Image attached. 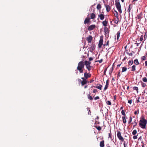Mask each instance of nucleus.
Returning <instances> with one entry per match:
<instances>
[{
    "label": "nucleus",
    "instance_id": "nucleus-48",
    "mask_svg": "<svg viewBox=\"0 0 147 147\" xmlns=\"http://www.w3.org/2000/svg\"><path fill=\"white\" fill-rule=\"evenodd\" d=\"M99 96H96V97L94 98V99L95 100H97V99H99Z\"/></svg>",
    "mask_w": 147,
    "mask_h": 147
},
{
    "label": "nucleus",
    "instance_id": "nucleus-60",
    "mask_svg": "<svg viewBox=\"0 0 147 147\" xmlns=\"http://www.w3.org/2000/svg\"><path fill=\"white\" fill-rule=\"evenodd\" d=\"M119 76V71L118 73V75H117V77H118Z\"/></svg>",
    "mask_w": 147,
    "mask_h": 147
},
{
    "label": "nucleus",
    "instance_id": "nucleus-6",
    "mask_svg": "<svg viewBox=\"0 0 147 147\" xmlns=\"http://www.w3.org/2000/svg\"><path fill=\"white\" fill-rule=\"evenodd\" d=\"M91 76V74L90 73H87L86 72L84 73V77L86 79L90 77Z\"/></svg>",
    "mask_w": 147,
    "mask_h": 147
},
{
    "label": "nucleus",
    "instance_id": "nucleus-39",
    "mask_svg": "<svg viewBox=\"0 0 147 147\" xmlns=\"http://www.w3.org/2000/svg\"><path fill=\"white\" fill-rule=\"evenodd\" d=\"M133 63V61H129V65H132Z\"/></svg>",
    "mask_w": 147,
    "mask_h": 147
},
{
    "label": "nucleus",
    "instance_id": "nucleus-20",
    "mask_svg": "<svg viewBox=\"0 0 147 147\" xmlns=\"http://www.w3.org/2000/svg\"><path fill=\"white\" fill-rule=\"evenodd\" d=\"M104 31L105 33V34H108L109 33V30L107 28H105L104 29Z\"/></svg>",
    "mask_w": 147,
    "mask_h": 147
},
{
    "label": "nucleus",
    "instance_id": "nucleus-57",
    "mask_svg": "<svg viewBox=\"0 0 147 147\" xmlns=\"http://www.w3.org/2000/svg\"><path fill=\"white\" fill-rule=\"evenodd\" d=\"M145 66H147V61H146L145 62Z\"/></svg>",
    "mask_w": 147,
    "mask_h": 147
},
{
    "label": "nucleus",
    "instance_id": "nucleus-44",
    "mask_svg": "<svg viewBox=\"0 0 147 147\" xmlns=\"http://www.w3.org/2000/svg\"><path fill=\"white\" fill-rule=\"evenodd\" d=\"M117 136L118 138L119 139V131H117Z\"/></svg>",
    "mask_w": 147,
    "mask_h": 147
},
{
    "label": "nucleus",
    "instance_id": "nucleus-11",
    "mask_svg": "<svg viewBox=\"0 0 147 147\" xmlns=\"http://www.w3.org/2000/svg\"><path fill=\"white\" fill-rule=\"evenodd\" d=\"M84 63V65L86 66L88 65H90L91 63V62L87 61H85Z\"/></svg>",
    "mask_w": 147,
    "mask_h": 147
},
{
    "label": "nucleus",
    "instance_id": "nucleus-26",
    "mask_svg": "<svg viewBox=\"0 0 147 147\" xmlns=\"http://www.w3.org/2000/svg\"><path fill=\"white\" fill-rule=\"evenodd\" d=\"M94 127L98 131H100L101 129V127L99 126L97 127L96 126H94Z\"/></svg>",
    "mask_w": 147,
    "mask_h": 147
},
{
    "label": "nucleus",
    "instance_id": "nucleus-3",
    "mask_svg": "<svg viewBox=\"0 0 147 147\" xmlns=\"http://www.w3.org/2000/svg\"><path fill=\"white\" fill-rule=\"evenodd\" d=\"M103 38L100 37V40L98 44V46L99 48L101 47L102 45H103Z\"/></svg>",
    "mask_w": 147,
    "mask_h": 147
},
{
    "label": "nucleus",
    "instance_id": "nucleus-47",
    "mask_svg": "<svg viewBox=\"0 0 147 147\" xmlns=\"http://www.w3.org/2000/svg\"><path fill=\"white\" fill-rule=\"evenodd\" d=\"M97 91V90L96 89H94L93 90V92L94 93H95Z\"/></svg>",
    "mask_w": 147,
    "mask_h": 147
},
{
    "label": "nucleus",
    "instance_id": "nucleus-41",
    "mask_svg": "<svg viewBox=\"0 0 147 147\" xmlns=\"http://www.w3.org/2000/svg\"><path fill=\"white\" fill-rule=\"evenodd\" d=\"M139 110H138L137 111H135V112H134V114H135V115H137V114H138V113H139Z\"/></svg>",
    "mask_w": 147,
    "mask_h": 147
},
{
    "label": "nucleus",
    "instance_id": "nucleus-18",
    "mask_svg": "<svg viewBox=\"0 0 147 147\" xmlns=\"http://www.w3.org/2000/svg\"><path fill=\"white\" fill-rule=\"evenodd\" d=\"M113 13L114 15L116 17H118V13L117 11L115 10L113 12Z\"/></svg>",
    "mask_w": 147,
    "mask_h": 147
},
{
    "label": "nucleus",
    "instance_id": "nucleus-63",
    "mask_svg": "<svg viewBox=\"0 0 147 147\" xmlns=\"http://www.w3.org/2000/svg\"><path fill=\"white\" fill-rule=\"evenodd\" d=\"M132 54L131 53L130 54H129V55H131V56H132Z\"/></svg>",
    "mask_w": 147,
    "mask_h": 147
},
{
    "label": "nucleus",
    "instance_id": "nucleus-45",
    "mask_svg": "<svg viewBox=\"0 0 147 147\" xmlns=\"http://www.w3.org/2000/svg\"><path fill=\"white\" fill-rule=\"evenodd\" d=\"M102 61H103V59H101L100 60L96 61V62H99V63H102Z\"/></svg>",
    "mask_w": 147,
    "mask_h": 147
},
{
    "label": "nucleus",
    "instance_id": "nucleus-61",
    "mask_svg": "<svg viewBox=\"0 0 147 147\" xmlns=\"http://www.w3.org/2000/svg\"><path fill=\"white\" fill-rule=\"evenodd\" d=\"M140 102V101L139 100V99L137 100V103H138V102Z\"/></svg>",
    "mask_w": 147,
    "mask_h": 147
},
{
    "label": "nucleus",
    "instance_id": "nucleus-27",
    "mask_svg": "<svg viewBox=\"0 0 147 147\" xmlns=\"http://www.w3.org/2000/svg\"><path fill=\"white\" fill-rule=\"evenodd\" d=\"M134 62L136 65H138L139 64V62L138 60L137 59H136L134 60Z\"/></svg>",
    "mask_w": 147,
    "mask_h": 147
},
{
    "label": "nucleus",
    "instance_id": "nucleus-52",
    "mask_svg": "<svg viewBox=\"0 0 147 147\" xmlns=\"http://www.w3.org/2000/svg\"><path fill=\"white\" fill-rule=\"evenodd\" d=\"M137 137L136 136H133V138L134 139H137Z\"/></svg>",
    "mask_w": 147,
    "mask_h": 147
},
{
    "label": "nucleus",
    "instance_id": "nucleus-15",
    "mask_svg": "<svg viewBox=\"0 0 147 147\" xmlns=\"http://www.w3.org/2000/svg\"><path fill=\"white\" fill-rule=\"evenodd\" d=\"M96 17V15L94 13H92L90 15V18L94 19Z\"/></svg>",
    "mask_w": 147,
    "mask_h": 147
},
{
    "label": "nucleus",
    "instance_id": "nucleus-42",
    "mask_svg": "<svg viewBox=\"0 0 147 147\" xmlns=\"http://www.w3.org/2000/svg\"><path fill=\"white\" fill-rule=\"evenodd\" d=\"M143 35H142L140 37V40L141 41H142L143 40Z\"/></svg>",
    "mask_w": 147,
    "mask_h": 147
},
{
    "label": "nucleus",
    "instance_id": "nucleus-12",
    "mask_svg": "<svg viewBox=\"0 0 147 147\" xmlns=\"http://www.w3.org/2000/svg\"><path fill=\"white\" fill-rule=\"evenodd\" d=\"M87 82V81L86 80H83L81 81V84L82 86L84 85L85 84H86Z\"/></svg>",
    "mask_w": 147,
    "mask_h": 147
},
{
    "label": "nucleus",
    "instance_id": "nucleus-28",
    "mask_svg": "<svg viewBox=\"0 0 147 147\" xmlns=\"http://www.w3.org/2000/svg\"><path fill=\"white\" fill-rule=\"evenodd\" d=\"M136 70V66L135 65H133L132 67L131 71H134Z\"/></svg>",
    "mask_w": 147,
    "mask_h": 147
},
{
    "label": "nucleus",
    "instance_id": "nucleus-24",
    "mask_svg": "<svg viewBox=\"0 0 147 147\" xmlns=\"http://www.w3.org/2000/svg\"><path fill=\"white\" fill-rule=\"evenodd\" d=\"M142 13H141L139 15H138V16H137V18L138 19H140L142 17Z\"/></svg>",
    "mask_w": 147,
    "mask_h": 147
},
{
    "label": "nucleus",
    "instance_id": "nucleus-53",
    "mask_svg": "<svg viewBox=\"0 0 147 147\" xmlns=\"http://www.w3.org/2000/svg\"><path fill=\"white\" fill-rule=\"evenodd\" d=\"M93 59V58L92 57H90L89 58V60L90 61H92Z\"/></svg>",
    "mask_w": 147,
    "mask_h": 147
},
{
    "label": "nucleus",
    "instance_id": "nucleus-19",
    "mask_svg": "<svg viewBox=\"0 0 147 147\" xmlns=\"http://www.w3.org/2000/svg\"><path fill=\"white\" fill-rule=\"evenodd\" d=\"M102 24L105 27L107 26V22L106 20L103 21Z\"/></svg>",
    "mask_w": 147,
    "mask_h": 147
},
{
    "label": "nucleus",
    "instance_id": "nucleus-31",
    "mask_svg": "<svg viewBox=\"0 0 147 147\" xmlns=\"http://www.w3.org/2000/svg\"><path fill=\"white\" fill-rule=\"evenodd\" d=\"M127 69V68L125 67H123L122 70V72H123L126 71Z\"/></svg>",
    "mask_w": 147,
    "mask_h": 147
},
{
    "label": "nucleus",
    "instance_id": "nucleus-37",
    "mask_svg": "<svg viewBox=\"0 0 147 147\" xmlns=\"http://www.w3.org/2000/svg\"><path fill=\"white\" fill-rule=\"evenodd\" d=\"M137 132L136 130H134L132 132V134L133 135H135L137 133Z\"/></svg>",
    "mask_w": 147,
    "mask_h": 147
},
{
    "label": "nucleus",
    "instance_id": "nucleus-50",
    "mask_svg": "<svg viewBox=\"0 0 147 147\" xmlns=\"http://www.w3.org/2000/svg\"><path fill=\"white\" fill-rule=\"evenodd\" d=\"M132 102V100H128V103L130 104H131Z\"/></svg>",
    "mask_w": 147,
    "mask_h": 147
},
{
    "label": "nucleus",
    "instance_id": "nucleus-34",
    "mask_svg": "<svg viewBox=\"0 0 147 147\" xmlns=\"http://www.w3.org/2000/svg\"><path fill=\"white\" fill-rule=\"evenodd\" d=\"M141 59L142 60H144L146 59V56H143L141 57Z\"/></svg>",
    "mask_w": 147,
    "mask_h": 147
},
{
    "label": "nucleus",
    "instance_id": "nucleus-7",
    "mask_svg": "<svg viewBox=\"0 0 147 147\" xmlns=\"http://www.w3.org/2000/svg\"><path fill=\"white\" fill-rule=\"evenodd\" d=\"M96 27L95 25H92L88 26V30L89 31H91L94 29Z\"/></svg>",
    "mask_w": 147,
    "mask_h": 147
},
{
    "label": "nucleus",
    "instance_id": "nucleus-9",
    "mask_svg": "<svg viewBox=\"0 0 147 147\" xmlns=\"http://www.w3.org/2000/svg\"><path fill=\"white\" fill-rule=\"evenodd\" d=\"M99 85L98 86H92L91 87H94L96 88H98V89H99L100 90H101L102 89V86L100 84H98L97 85Z\"/></svg>",
    "mask_w": 147,
    "mask_h": 147
},
{
    "label": "nucleus",
    "instance_id": "nucleus-14",
    "mask_svg": "<svg viewBox=\"0 0 147 147\" xmlns=\"http://www.w3.org/2000/svg\"><path fill=\"white\" fill-rule=\"evenodd\" d=\"M113 21L116 24H117L119 22V18L118 17H116L113 20Z\"/></svg>",
    "mask_w": 147,
    "mask_h": 147
},
{
    "label": "nucleus",
    "instance_id": "nucleus-36",
    "mask_svg": "<svg viewBox=\"0 0 147 147\" xmlns=\"http://www.w3.org/2000/svg\"><path fill=\"white\" fill-rule=\"evenodd\" d=\"M142 80L145 82H147V79L146 77H144L142 79Z\"/></svg>",
    "mask_w": 147,
    "mask_h": 147
},
{
    "label": "nucleus",
    "instance_id": "nucleus-55",
    "mask_svg": "<svg viewBox=\"0 0 147 147\" xmlns=\"http://www.w3.org/2000/svg\"><path fill=\"white\" fill-rule=\"evenodd\" d=\"M94 81V80H90V83H92V82H93Z\"/></svg>",
    "mask_w": 147,
    "mask_h": 147
},
{
    "label": "nucleus",
    "instance_id": "nucleus-8",
    "mask_svg": "<svg viewBox=\"0 0 147 147\" xmlns=\"http://www.w3.org/2000/svg\"><path fill=\"white\" fill-rule=\"evenodd\" d=\"M105 6L107 12H109L111 9V8L110 6L109 5H105Z\"/></svg>",
    "mask_w": 147,
    "mask_h": 147
},
{
    "label": "nucleus",
    "instance_id": "nucleus-5",
    "mask_svg": "<svg viewBox=\"0 0 147 147\" xmlns=\"http://www.w3.org/2000/svg\"><path fill=\"white\" fill-rule=\"evenodd\" d=\"M92 37L91 35H89L86 38V40L89 43H90L92 40Z\"/></svg>",
    "mask_w": 147,
    "mask_h": 147
},
{
    "label": "nucleus",
    "instance_id": "nucleus-46",
    "mask_svg": "<svg viewBox=\"0 0 147 147\" xmlns=\"http://www.w3.org/2000/svg\"><path fill=\"white\" fill-rule=\"evenodd\" d=\"M108 86L106 85H105L104 88V90H106V89H107Z\"/></svg>",
    "mask_w": 147,
    "mask_h": 147
},
{
    "label": "nucleus",
    "instance_id": "nucleus-43",
    "mask_svg": "<svg viewBox=\"0 0 147 147\" xmlns=\"http://www.w3.org/2000/svg\"><path fill=\"white\" fill-rule=\"evenodd\" d=\"M109 80H107L106 81V85L109 86Z\"/></svg>",
    "mask_w": 147,
    "mask_h": 147
},
{
    "label": "nucleus",
    "instance_id": "nucleus-51",
    "mask_svg": "<svg viewBox=\"0 0 147 147\" xmlns=\"http://www.w3.org/2000/svg\"><path fill=\"white\" fill-rule=\"evenodd\" d=\"M131 121H132V118L131 117H130L129 118V123H130Z\"/></svg>",
    "mask_w": 147,
    "mask_h": 147
},
{
    "label": "nucleus",
    "instance_id": "nucleus-62",
    "mask_svg": "<svg viewBox=\"0 0 147 147\" xmlns=\"http://www.w3.org/2000/svg\"><path fill=\"white\" fill-rule=\"evenodd\" d=\"M119 67V64H118L117 65V68H118V67Z\"/></svg>",
    "mask_w": 147,
    "mask_h": 147
},
{
    "label": "nucleus",
    "instance_id": "nucleus-25",
    "mask_svg": "<svg viewBox=\"0 0 147 147\" xmlns=\"http://www.w3.org/2000/svg\"><path fill=\"white\" fill-rule=\"evenodd\" d=\"M109 41L108 40L107 41V42H105V43L103 45V46L105 47L106 46H108L109 45Z\"/></svg>",
    "mask_w": 147,
    "mask_h": 147
},
{
    "label": "nucleus",
    "instance_id": "nucleus-2",
    "mask_svg": "<svg viewBox=\"0 0 147 147\" xmlns=\"http://www.w3.org/2000/svg\"><path fill=\"white\" fill-rule=\"evenodd\" d=\"M147 123V121L144 119H141L140 121L139 125L140 127L142 128H145Z\"/></svg>",
    "mask_w": 147,
    "mask_h": 147
},
{
    "label": "nucleus",
    "instance_id": "nucleus-54",
    "mask_svg": "<svg viewBox=\"0 0 147 147\" xmlns=\"http://www.w3.org/2000/svg\"><path fill=\"white\" fill-rule=\"evenodd\" d=\"M78 82L80 83V82H81V81H82L80 79H78Z\"/></svg>",
    "mask_w": 147,
    "mask_h": 147
},
{
    "label": "nucleus",
    "instance_id": "nucleus-4",
    "mask_svg": "<svg viewBox=\"0 0 147 147\" xmlns=\"http://www.w3.org/2000/svg\"><path fill=\"white\" fill-rule=\"evenodd\" d=\"M115 5L118 11L119 12V0H116Z\"/></svg>",
    "mask_w": 147,
    "mask_h": 147
},
{
    "label": "nucleus",
    "instance_id": "nucleus-59",
    "mask_svg": "<svg viewBox=\"0 0 147 147\" xmlns=\"http://www.w3.org/2000/svg\"><path fill=\"white\" fill-rule=\"evenodd\" d=\"M114 100H116V96H114Z\"/></svg>",
    "mask_w": 147,
    "mask_h": 147
},
{
    "label": "nucleus",
    "instance_id": "nucleus-56",
    "mask_svg": "<svg viewBox=\"0 0 147 147\" xmlns=\"http://www.w3.org/2000/svg\"><path fill=\"white\" fill-rule=\"evenodd\" d=\"M106 69H105L104 70V75H105V72H106Z\"/></svg>",
    "mask_w": 147,
    "mask_h": 147
},
{
    "label": "nucleus",
    "instance_id": "nucleus-38",
    "mask_svg": "<svg viewBox=\"0 0 147 147\" xmlns=\"http://www.w3.org/2000/svg\"><path fill=\"white\" fill-rule=\"evenodd\" d=\"M109 138H110L111 139H112V137L111 134V132L109 134Z\"/></svg>",
    "mask_w": 147,
    "mask_h": 147
},
{
    "label": "nucleus",
    "instance_id": "nucleus-32",
    "mask_svg": "<svg viewBox=\"0 0 147 147\" xmlns=\"http://www.w3.org/2000/svg\"><path fill=\"white\" fill-rule=\"evenodd\" d=\"M117 39L118 40L119 37V31L117 32Z\"/></svg>",
    "mask_w": 147,
    "mask_h": 147
},
{
    "label": "nucleus",
    "instance_id": "nucleus-10",
    "mask_svg": "<svg viewBox=\"0 0 147 147\" xmlns=\"http://www.w3.org/2000/svg\"><path fill=\"white\" fill-rule=\"evenodd\" d=\"M100 147H104L105 146V141L104 140L100 142Z\"/></svg>",
    "mask_w": 147,
    "mask_h": 147
},
{
    "label": "nucleus",
    "instance_id": "nucleus-58",
    "mask_svg": "<svg viewBox=\"0 0 147 147\" xmlns=\"http://www.w3.org/2000/svg\"><path fill=\"white\" fill-rule=\"evenodd\" d=\"M81 79H82L83 80H86V79L85 78H83V77L81 78Z\"/></svg>",
    "mask_w": 147,
    "mask_h": 147
},
{
    "label": "nucleus",
    "instance_id": "nucleus-21",
    "mask_svg": "<svg viewBox=\"0 0 147 147\" xmlns=\"http://www.w3.org/2000/svg\"><path fill=\"white\" fill-rule=\"evenodd\" d=\"M123 122L124 123H125L126 122V117L125 116H123L122 117Z\"/></svg>",
    "mask_w": 147,
    "mask_h": 147
},
{
    "label": "nucleus",
    "instance_id": "nucleus-1",
    "mask_svg": "<svg viewBox=\"0 0 147 147\" xmlns=\"http://www.w3.org/2000/svg\"><path fill=\"white\" fill-rule=\"evenodd\" d=\"M84 66V63L83 61H80L78 63L77 69L79 71L80 73L83 72Z\"/></svg>",
    "mask_w": 147,
    "mask_h": 147
},
{
    "label": "nucleus",
    "instance_id": "nucleus-16",
    "mask_svg": "<svg viewBox=\"0 0 147 147\" xmlns=\"http://www.w3.org/2000/svg\"><path fill=\"white\" fill-rule=\"evenodd\" d=\"M99 17L101 20H103L104 18V16L102 14H100Z\"/></svg>",
    "mask_w": 147,
    "mask_h": 147
},
{
    "label": "nucleus",
    "instance_id": "nucleus-40",
    "mask_svg": "<svg viewBox=\"0 0 147 147\" xmlns=\"http://www.w3.org/2000/svg\"><path fill=\"white\" fill-rule=\"evenodd\" d=\"M131 4H130L129 5V8H128V11H129V12L130 11V10H131L130 7H131Z\"/></svg>",
    "mask_w": 147,
    "mask_h": 147
},
{
    "label": "nucleus",
    "instance_id": "nucleus-35",
    "mask_svg": "<svg viewBox=\"0 0 147 147\" xmlns=\"http://www.w3.org/2000/svg\"><path fill=\"white\" fill-rule=\"evenodd\" d=\"M87 110L88 111V115H91V112L90 109L88 107L87 108Z\"/></svg>",
    "mask_w": 147,
    "mask_h": 147
},
{
    "label": "nucleus",
    "instance_id": "nucleus-22",
    "mask_svg": "<svg viewBox=\"0 0 147 147\" xmlns=\"http://www.w3.org/2000/svg\"><path fill=\"white\" fill-rule=\"evenodd\" d=\"M96 8L98 9H100L101 8V5L100 4H98L97 5L96 7Z\"/></svg>",
    "mask_w": 147,
    "mask_h": 147
},
{
    "label": "nucleus",
    "instance_id": "nucleus-29",
    "mask_svg": "<svg viewBox=\"0 0 147 147\" xmlns=\"http://www.w3.org/2000/svg\"><path fill=\"white\" fill-rule=\"evenodd\" d=\"M121 113L124 116H125V111L123 110H122L121 111Z\"/></svg>",
    "mask_w": 147,
    "mask_h": 147
},
{
    "label": "nucleus",
    "instance_id": "nucleus-23",
    "mask_svg": "<svg viewBox=\"0 0 147 147\" xmlns=\"http://www.w3.org/2000/svg\"><path fill=\"white\" fill-rule=\"evenodd\" d=\"M88 98L89 100H93V98L91 96H90V94H88Z\"/></svg>",
    "mask_w": 147,
    "mask_h": 147
},
{
    "label": "nucleus",
    "instance_id": "nucleus-49",
    "mask_svg": "<svg viewBox=\"0 0 147 147\" xmlns=\"http://www.w3.org/2000/svg\"><path fill=\"white\" fill-rule=\"evenodd\" d=\"M120 140L123 141V138L120 135Z\"/></svg>",
    "mask_w": 147,
    "mask_h": 147
},
{
    "label": "nucleus",
    "instance_id": "nucleus-33",
    "mask_svg": "<svg viewBox=\"0 0 147 147\" xmlns=\"http://www.w3.org/2000/svg\"><path fill=\"white\" fill-rule=\"evenodd\" d=\"M106 103L107 105H111V102L109 100H107Z\"/></svg>",
    "mask_w": 147,
    "mask_h": 147
},
{
    "label": "nucleus",
    "instance_id": "nucleus-13",
    "mask_svg": "<svg viewBox=\"0 0 147 147\" xmlns=\"http://www.w3.org/2000/svg\"><path fill=\"white\" fill-rule=\"evenodd\" d=\"M90 21V18H87L86 19H85L84 21V24H88V23Z\"/></svg>",
    "mask_w": 147,
    "mask_h": 147
},
{
    "label": "nucleus",
    "instance_id": "nucleus-64",
    "mask_svg": "<svg viewBox=\"0 0 147 147\" xmlns=\"http://www.w3.org/2000/svg\"><path fill=\"white\" fill-rule=\"evenodd\" d=\"M87 86H85L84 87V88H87Z\"/></svg>",
    "mask_w": 147,
    "mask_h": 147
},
{
    "label": "nucleus",
    "instance_id": "nucleus-17",
    "mask_svg": "<svg viewBox=\"0 0 147 147\" xmlns=\"http://www.w3.org/2000/svg\"><path fill=\"white\" fill-rule=\"evenodd\" d=\"M86 69L88 70V71H90L91 69V68L92 67L90 65H88L86 66Z\"/></svg>",
    "mask_w": 147,
    "mask_h": 147
},
{
    "label": "nucleus",
    "instance_id": "nucleus-30",
    "mask_svg": "<svg viewBox=\"0 0 147 147\" xmlns=\"http://www.w3.org/2000/svg\"><path fill=\"white\" fill-rule=\"evenodd\" d=\"M133 89L134 90H136L137 91V92H138V88L137 87H134L133 88Z\"/></svg>",
    "mask_w": 147,
    "mask_h": 147
}]
</instances>
